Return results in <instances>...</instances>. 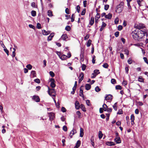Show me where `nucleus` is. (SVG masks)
I'll list each match as a JSON object with an SVG mask.
<instances>
[{"label":"nucleus","mask_w":148,"mask_h":148,"mask_svg":"<svg viewBox=\"0 0 148 148\" xmlns=\"http://www.w3.org/2000/svg\"><path fill=\"white\" fill-rule=\"evenodd\" d=\"M145 31H138L137 29L132 32L131 33L132 36L134 39L138 41H140L141 39L144 38L146 34L145 33Z\"/></svg>","instance_id":"obj_1"},{"label":"nucleus","mask_w":148,"mask_h":148,"mask_svg":"<svg viewBox=\"0 0 148 148\" xmlns=\"http://www.w3.org/2000/svg\"><path fill=\"white\" fill-rule=\"evenodd\" d=\"M136 29H137L138 30V31H145V33L146 34V36H147L148 35L147 34V29L146 28L145 26L143 24H139L138 25H137L136 26Z\"/></svg>","instance_id":"obj_2"},{"label":"nucleus","mask_w":148,"mask_h":148,"mask_svg":"<svg viewBox=\"0 0 148 148\" xmlns=\"http://www.w3.org/2000/svg\"><path fill=\"white\" fill-rule=\"evenodd\" d=\"M124 3L123 2H121L116 8V12L118 13L121 12L123 10Z\"/></svg>","instance_id":"obj_3"},{"label":"nucleus","mask_w":148,"mask_h":148,"mask_svg":"<svg viewBox=\"0 0 148 148\" xmlns=\"http://www.w3.org/2000/svg\"><path fill=\"white\" fill-rule=\"evenodd\" d=\"M32 99L36 102H38L40 101V99L38 96L34 95L32 97Z\"/></svg>","instance_id":"obj_4"},{"label":"nucleus","mask_w":148,"mask_h":148,"mask_svg":"<svg viewBox=\"0 0 148 148\" xmlns=\"http://www.w3.org/2000/svg\"><path fill=\"white\" fill-rule=\"evenodd\" d=\"M50 81L51 82L50 86L52 88H54L56 86V84L54 83L55 79L53 78H51L50 79Z\"/></svg>","instance_id":"obj_5"},{"label":"nucleus","mask_w":148,"mask_h":148,"mask_svg":"<svg viewBox=\"0 0 148 148\" xmlns=\"http://www.w3.org/2000/svg\"><path fill=\"white\" fill-rule=\"evenodd\" d=\"M113 98V97L112 95L109 94L106 95L105 98V100H106L107 101L108 100H112Z\"/></svg>","instance_id":"obj_6"},{"label":"nucleus","mask_w":148,"mask_h":148,"mask_svg":"<svg viewBox=\"0 0 148 148\" xmlns=\"http://www.w3.org/2000/svg\"><path fill=\"white\" fill-rule=\"evenodd\" d=\"M75 105L76 109L77 110L79 109L80 105L79 101H76L75 103Z\"/></svg>","instance_id":"obj_7"},{"label":"nucleus","mask_w":148,"mask_h":148,"mask_svg":"<svg viewBox=\"0 0 148 148\" xmlns=\"http://www.w3.org/2000/svg\"><path fill=\"white\" fill-rule=\"evenodd\" d=\"M42 32L43 34L44 35H47L50 34L51 32L50 31H46L45 30H42Z\"/></svg>","instance_id":"obj_8"},{"label":"nucleus","mask_w":148,"mask_h":148,"mask_svg":"<svg viewBox=\"0 0 148 148\" xmlns=\"http://www.w3.org/2000/svg\"><path fill=\"white\" fill-rule=\"evenodd\" d=\"M84 75L83 73H81L79 76V82H80L83 79Z\"/></svg>","instance_id":"obj_9"},{"label":"nucleus","mask_w":148,"mask_h":148,"mask_svg":"<svg viewBox=\"0 0 148 148\" xmlns=\"http://www.w3.org/2000/svg\"><path fill=\"white\" fill-rule=\"evenodd\" d=\"M55 91V89H50L49 88H48V91L49 94L51 96V94L53 93Z\"/></svg>","instance_id":"obj_10"},{"label":"nucleus","mask_w":148,"mask_h":148,"mask_svg":"<svg viewBox=\"0 0 148 148\" xmlns=\"http://www.w3.org/2000/svg\"><path fill=\"white\" fill-rule=\"evenodd\" d=\"M60 58L62 60H66L67 58V56L66 55L63 54L60 57Z\"/></svg>","instance_id":"obj_11"},{"label":"nucleus","mask_w":148,"mask_h":148,"mask_svg":"<svg viewBox=\"0 0 148 148\" xmlns=\"http://www.w3.org/2000/svg\"><path fill=\"white\" fill-rule=\"evenodd\" d=\"M54 36V33H52L48 37L47 40L50 41L52 40V38Z\"/></svg>","instance_id":"obj_12"},{"label":"nucleus","mask_w":148,"mask_h":148,"mask_svg":"<svg viewBox=\"0 0 148 148\" xmlns=\"http://www.w3.org/2000/svg\"><path fill=\"white\" fill-rule=\"evenodd\" d=\"M106 24L104 22H102V25L100 29V31L101 32L104 29V28L106 26Z\"/></svg>","instance_id":"obj_13"},{"label":"nucleus","mask_w":148,"mask_h":148,"mask_svg":"<svg viewBox=\"0 0 148 148\" xmlns=\"http://www.w3.org/2000/svg\"><path fill=\"white\" fill-rule=\"evenodd\" d=\"M81 141L80 140H78L75 144V148H78L81 145Z\"/></svg>","instance_id":"obj_14"},{"label":"nucleus","mask_w":148,"mask_h":148,"mask_svg":"<svg viewBox=\"0 0 148 148\" xmlns=\"http://www.w3.org/2000/svg\"><path fill=\"white\" fill-rule=\"evenodd\" d=\"M114 141L117 143H121V140L119 137H116Z\"/></svg>","instance_id":"obj_15"},{"label":"nucleus","mask_w":148,"mask_h":148,"mask_svg":"<svg viewBox=\"0 0 148 148\" xmlns=\"http://www.w3.org/2000/svg\"><path fill=\"white\" fill-rule=\"evenodd\" d=\"M61 38L64 40H66V39L68 38L67 35L66 34H63L61 37Z\"/></svg>","instance_id":"obj_16"},{"label":"nucleus","mask_w":148,"mask_h":148,"mask_svg":"<svg viewBox=\"0 0 148 148\" xmlns=\"http://www.w3.org/2000/svg\"><path fill=\"white\" fill-rule=\"evenodd\" d=\"M94 18L93 17H92L90 21L89 24L91 25H92L94 23Z\"/></svg>","instance_id":"obj_17"},{"label":"nucleus","mask_w":148,"mask_h":148,"mask_svg":"<svg viewBox=\"0 0 148 148\" xmlns=\"http://www.w3.org/2000/svg\"><path fill=\"white\" fill-rule=\"evenodd\" d=\"M84 129L83 128H81L80 129V136L82 137L84 136Z\"/></svg>","instance_id":"obj_18"},{"label":"nucleus","mask_w":148,"mask_h":148,"mask_svg":"<svg viewBox=\"0 0 148 148\" xmlns=\"http://www.w3.org/2000/svg\"><path fill=\"white\" fill-rule=\"evenodd\" d=\"M112 17V14L110 13H109L108 14L105 15V18L109 19H111Z\"/></svg>","instance_id":"obj_19"},{"label":"nucleus","mask_w":148,"mask_h":148,"mask_svg":"<svg viewBox=\"0 0 148 148\" xmlns=\"http://www.w3.org/2000/svg\"><path fill=\"white\" fill-rule=\"evenodd\" d=\"M90 88L91 86L90 84H86L85 85V88L86 90H89L90 89Z\"/></svg>","instance_id":"obj_20"},{"label":"nucleus","mask_w":148,"mask_h":148,"mask_svg":"<svg viewBox=\"0 0 148 148\" xmlns=\"http://www.w3.org/2000/svg\"><path fill=\"white\" fill-rule=\"evenodd\" d=\"M74 134V128H73L72 130L70 132L69 134V136L71 138H72V136Z\"/></svg>","instance_id":"obj_21"},{"label":"nucleus","mask_w":148,"mask_h":148,"mask_svg":"<svg viewBox=\"0 0 148 148\" xmlns=\"http://www.w3.org/2000/svg\"><path fill=\"white\" fill-rule=\"evenodd\" d=\"M102 107V108L104 111H107L108 107L106 104L104 103Z\"/></svg>","instance_id":"obj_22"},{"label":"nucleus","mask_w":148,"mask_h":148,"mask_svg":"<svg viewBox=\"0 0 148 148\" xmlns=\"http://www.w3.org/2000/svg\"><path fill=\"white\" fill-rule=\"evenodd\" d=\"M80 107V108H81V109L84 112L86 111V109L84 105L82 104H81Z\"/></svg>","instance_id":"obj_23"},{"label":"nucleus","mask_w":148,"mask_h":148,"mask_svg":"<svg viewBox=\"0 0 148 148\" xmlns=\"http://www.w3.org/2000/svg\"><path fill=\"white\" fill-rule=\"evenodd\" d=\"M48 15L49 17H51L53 16L52 14V12L50 10H48L47 11Z\"/></svg>","instance_id":"obj_24"},{"label":"nucleus","mask_w":148,"mask_h":148,"mask_svg":"<svg viewBox=\"0 0 148 148\" xmlns=\"http://www.w3.org/2000/svg\"><path fill=\"white\" fill-rule=\"evenodd\" d=\"M48 114H49V117H51L54 118L55 117L54 114L52 112L48 113Z\"/></svg>","instance_id":"obj_25"},{"label":"nucleus","mask_w":148,"mask_h":148,"mask_svg":"<svg viewBox=\"0 0 148 148\" xmlns=\"http://www.w3.org/2000/svg\"><path fill=\"white\" fill-rule=\"evenodd\" d=\"M143 1V0H137V2L139 6H142V3Z\"/></svg>","instance_id":"obj_26"},{"label":"nucleus","mask_w":148,"mask_h":148,"mask_svg":"<svg viewBox=\"0 0 148 148\" xmlns=\"http://www.w3.org/2000/svg\"><path fill=\"white\" fill-rule=\"evenodd\" d=\"M117 102L115 103L112 106L113 108L116 111L117 110Z\"/></svg>","instance_id":"obj_27"},{"label":"nucleus","mask_w":148,"mask_h":148,"mask_svg":"<svg viewBox=\"0 0 148 148\" xmlns=\"http://www.w3.org/2000/svg\"><path fill=\"white\" fill-rule=\"evenodd\" d=\"M76 114L78 116V118H81V114L79 111H78L76 112Z\"/></svg>","instance_id":"obj_28"},{"label":"nucleus","mask_w":148,"mask_h":148,"mask_svg":"<svg viewBox=\"0 0 148 148\" xmlns=\"http://www.w3.org/2000/svg\"><path fill=\"white\" fill-rule=\"evenodd\" d=\"M127 5L128 8V12H130L132 10V8L130 5V3H127Z\"/></svg>","instance_id":"obj_29"},{"label":"nucleus","mask_w":148,"mask_h":148,"mask_svg":"<svg viewBox=\"0 0 148 148\" xmlns=\"http://www.w3.org/2000/svg\"><path fill=\"white\" fill-rule=\"evenodd\" d=\"M91 42L92 41L90 39H89L88 40V41L86 44V46L88 47L90 46Z\"/></svg>","instance_id":"obj_30"},{"label":"nucleus","mask_w":148,"mask_h":148,"mask_svg":"<svg viewBox=\"0 0 148 148\" xmlns=\"http://www.w3.org/2000/svg\"><path fill=\"white\" fill-rule=\"evenodd\" d=\"M31 15L33 16H35L36 15V12L34 10H32L31 12Z\"/></svg>","instance_id":"obj_31"},{"label":"nucleus","mask_w":148,"mask_h":148,"mask_svg":"<svg viewBox=\"0 0 148 148\" xmlns=\"http://www.w3.org/2000/svg\"><path fill=\"white\" fill-rule=\"evenodd\" d=\"M31 74L33 75V77H36V71H31Z\"/></svg>","instance_id":"obj_32"},{"label":"nucleus","mask_w":148,"mask_h":148,"mask_svg":"<svg viewBox=\"0 0 148 148\" xmlns=\"http://www.w3.org/2000/svg\"><path fill=\"white\" fill-rule=\"evenodd\" d=\"M103 136V134L102 133V132L99 131V139L101 138Z\"/></svg>","instance_id":"obj_33"},{"label":"nucleus","mask_w":148,"mask_h":148,"mask_svg":"<svg viewBox=\"0 0 148 148\" xmlns=\"http://www.w3.org/2000/svg\"><path fill=\"white\" fill-rule=\"evenodd\" d=\"M26 67L29 70H31L32 68V66L30 64H28L26 66Z\"/></svg>","instance_id":"obj_34"},{"label":"nucleus","mask_w":148,"mask_h":148,"mask_svg":"<svg viewBox=\"0 0 148 148\" xmlns=\"http://www.w3.org/2000/svg\"><path fill=\"white\" fill-rule=\"evenodd\" d=\"M94 73L97 75L98 74H99L100 73L99 72V70L96 69L94 70Z\"/></svg>","instance_id":"obj_35"},{"label":"nucleus","mask_w":148,"mask_h":148,"mask_svg":"<svg viewBox=\"0 0 148 148\" xmlns=\"http://www.w3.org/2000/svg\"><path fill=\"white\" fill-rule=\"evenodd\" d=\"M34 81L36 83L39 84L40 82V80L39 79L37 78L34 79Z\"/></svg>","instance_id":"obj_36"},{"label":"nucleus","mask_w":148,"mask_h":148,"mask_svg":"<svg viewBox=\"0 0 148 148\" xmlns=\"http://www.w3.org/2000/svg\"><path fill=\"white\" fill-rule=\"evenodd\" d=\"M50 75L52 77H54L55 76L54 73L52 71H50L49 72Z\"/></svg>","instance_id":"obj_37"},{"label":"nucleus","mask_w":148,"mask_h":148,"mask_svg":"<svg viewBox=\"0 0 148 148\" xmlns=\"http://www.w3.org/2000/svg\"><path fill=\"white\" fill-rule=\"evenodd\" d=\"M138 80L139 82H144V79L141 76L139 77L138 78Z\"/></svg>","instance_id":"obj_38"},{"label":"nucleus","mask_w":148,"mask_h":148,"mask_svg":"<svg viewBox=\"0 0 148 148\" xmlns=\"http://www.w3.org/2000/svg\"><path fill=\"white\" fill-rule=\"evenodd\" d=\"M71 29L70 26L69 25H67L65 27V29L67 31H69Z\"/></svg>","instance_id":"obj_39"},{"label":"nucleus","mask_w":148,"mask_h":148,"mask_svg":"<svg viewBox=\"0 0 148 148\" xmlns=\"http://www.w3.org/2000/svg\"><path fill=\"white\" fill-rule=\"evenodd\" d=\"M115 88L116 89H117V90H121L122 89V87H121V86L119 85H117L115 87Z\"/></svg>","instance_id":"obj_40"},{"label":"nucleus","mask_w":148,"mask_h":148,"mask_svg":"<svg viewBox=\"0 0 148 148\" xmlns=\"http://www.w3.org/2000/svg\"><path fill=\"white\" fill-rule=\"evenodd\" d=\"M86 9L84 8L81 13V15H85L86 12Z\"/></svg>","instance_id":"obj_41"},{"label":"nucleus","mask_w":148,"mask_h":148,"mask_svg":"<svg viewBox=\"0 0 148 148\" xmlns=\"http://www.w3.org/2000/svg\"><path fill=\"white\" fill-rule=\"evenodd\" d=\"M86 67L85 64H82V70L83 71H84L86 69Z\"/></svg>","instance_id":"obj_42"},{"label":"nucleus","mask_w":148,"mask_h":148,"mask_svg":"<svg viewBox=\"0 0 148 148\" xmlns=\"http://www.w3.org/2000/svg\"><path fill=\"white\" fill-rule=\"evenodd\" d=\"M80 56L81 60L83 61L84 60V56L83 55V53L82 52L80 54Z\"/></svg>","instance_id":"obj_43"},{"label":"nucleus","mask_w":148,"mask_h":148,"mask_svg":"<svg viewBox=\"0 0 148 148\" xmlns=\"http://www.w3.org/2000/svg\"><path fill=\"white\" fill-rule=\"evenodd\" d=\"M3 50L5 51V52L6 53L8 56L9 55V51L8 50L6 49V48H3Z\"/></svg>","instance_id":"obj_44"},{"label":"nucleus","mask_w":148,"mask_h":148,"mask_svg":"<svg viewBox=\"0 0 148 148\" xmlns=\"http://www.w3.org/2000/svg\"><path fill=\"white\" fill-rule=\"evenodd\" d=\"M80 7L79 6V5H78L77 6V8H76V10L77 11V12L79 13L80 12Z\"/></svg>","instance_id":"obj_45"},{"label":"nucleus","mask_w":148,"mask_h":148,"mask_svg":"<svg viewBox=\"0 0 148 148\" xmlns=\"http://www.w3.org/2000/svg\"><path fill=\"white\" fill-rule=\"evenodd\" d=\"M95 90L96 92H98L101 89L98 86H97L95 88Z\"/></svg>","instance_id":"obj_46"},{"label":"nucleus","mask_w":148,"mask_h":148,"mask_svg":"<svg viewBox=\"0 0 148 148\" xmlns=\"http://www.w3.org/2000/svg\"><path fill=\"white\" fill-rule=\"evenodd\" d=\"M103 66L105 68H107L108 66V65L107 63H105L103 64Z\"/></svg>","instance_id":"obj_47"},{"label":"nucleus","mask_w":148,"mask_h":148,"mask_svg":"<svg viewBox=\"0 0 148 148\" xmlns=\"http://www.w3.org/2000/svg\"><path fill=\"white\" fill-rule=\"evenodd\" d=\"M111 82L113 84H114L116 83V81L115 79H112L111 80Z\"/></svg>","instance_id":"obj_48"},{"label":"nucleus","mask_w":148,"mask_h":148,"mask_svg":"<svg viewBox=\"0 0 148 148\" xmlns=\"http://www.w3.org/2000/svg\"><path fill=\"white\" fill-rule=\"evenodd\" d=\"M130 119L131 121H134L135 119V117L134 114H132L131 115Z\"/></svg>","instance_id":"obj_49"},{"label":"nucleus","mask_w":148,"mask_h":148,"mask_svg":"<svg viewBox=\"0 0 148 148\" xmlns=\"http://www.w3.org/2000/svg\"><path fill=\"white\" fill-rule=\"evenodd\" d=\"M109 6L108 5H106L104 6V9L105 10H107L109 8Z\"/></svg>","instance_id":"obj_50"},{"label":"nucleus","mask_w":148,"mask_h":148,"mask_svg":"<svg viewBox=\"0 0 148 148\" xmlns=\"http://www.w3.org/2000/svg\"><path fill=\"white\" fill-rule=\"evenodd\" d=\"M36 27L37 29H40L41 28V25L39 23H37Z\"/></svg>","instance_id":"obj_51"},{"label":"nucleus","mask_w":148,"mask_h":148,"mask_svg":"<svg viewBox=\"0 0 148 148\" xmlns=\"http://www.w3.org/2000/svg\"><path fill=\"white\" fill-rule=\"evenodd\" d=\"M63 130L65 132L67 131V127L65 125L63 127Z\"/></svg>","instance_id":"obj_52"},{"label":"nucleus","mask_w":148,"mask_h":148,"mask_svg":"<svg viewBox=\"0 0 148 148\" xmlns=\"http://www.w3.org/2000/svg\"><path fill=\"white\" fill-rule=\"evenodd\" d=\"M61 111L63 112H65L66 111V110L64 107H62L61 108Z\"/></svg>","instance_id":"obj_53"},{"label":"nucleus","mask_w":148,"mask_h":148,"mask_svg":"<svg viewBox=\"0 0 148 148\" xmlns=\"http://www.w3.org/2000/svg\"><path fill=\"white\" fill-rule=\"evenodd\" d=\"M100 16L99 14L97 13L96 15L95 16V18H97L98 19L99 18H100Z\"/></svg>","instance_id":"obj_54"},{"label":"nucleus","mask_w":148,"mask_h":148,"mask_svg":"<svg viewBox=\"0 0 148 148\" xmlns=\"http://www.w3.org/2000/svg\"><path fill=\"white\" fill-rule=\"evenodd\" d=\"M124 52H125V53L127 55H128L129 54V51L127 49H125L124 50Z\"/></svg>","instance_id":"obj_55"},{"label":"nucleus","mask_w":148,"mask_h":148,"mask_svg":"<svg viewBox=\"0 0 148 148\" xmlns=\"http://www.w3.org/2000/svg\"><path fill=\"white\" fill-rule=\"evenodd\" d=\"M127 62L129 64H131L132 63V59L131 58H129L127 60Z\"/></svg>","instance_id":"obj_56"},{"label":"nucleus","mask_w":148,"mask_h":148,"mask_svg":"<svg viewBox=\"0 0 148 148\" xmlns=\"http://www.w3.org/2000/svg\"><path fill=\"white\" fill-rule=\"evenodd\" d=\"M0 43L1 44V46L3 47V48H5V46L3 43V42L1 40L0 41Z\"/></svg>","instance_id":"obj_57"},{"label":"nucleus","mask_w":148,"mask_h":148,"mask_svg":"<svg viewBox=\"0 0 148 148\" xmlns=\"http://www.w3.org/2000/svg\"><path fill=\"white\" fill-rule=\"evenodd\" d=\"M123 27L121 25H119L118 27V29L119 31H121Z\"/></svg>","instance_id":"obj_58"},{"label":"nucleus","mask_w":148,"mask_h":148,"mask_svg":"<svg viewBox=\"0 0 148 148\" xmlns=\"http://www.w3.org/2000/svg\"><path fill=\"white\" fill-rule=\"evenodd\" d=\"M143 59L145 61V62L147 64H148V61L147 60V58L145 57H144L143 58Z\"/></svg>","instance_id":"obj_59"},{"label":"nucleus","mask_w":148,"mask_h":148,"mask_svg":"<svg viewBox=\"0 0 148 148\" xmlns=\"http://www.w3.org/2000/svg\"><path fill=\"white\" fill-rule=\"evenodd\" d=\"M108 143L109 144L108 145L110 146L114 145H115V144L112 142H109Z\"/></svg>","instance_id":"obj_60"},{"label":"nucleus","mask_w":148,"mask_h":148,"mask_svg":"<svg viewBox=\"0 0 148 148\" xmlns=\"http://www.w3.org/2000/svg\"><path fill=\"white\" fill-rule=\"evenodd\" d=\"M84 6V7H86V6L87 5V1H83Z\"/></svg>","instance_id":"obj_61"},{"label":"nucleus","mask_w":148,"mask_h":148,"mask_svg":"<svg viewBox=\"0 0 148 148\" xmlns=\"http://www.w3.org/2000/svg\"><path fill=\"white\" fill-rule=\"evenodd\" d=\"M31 6L33 8L35 7V3L34 2H33L31 3Z\"/></svg>","instance_id":"obj_62"},{"label":"nucleus","mask_w":148,"mask_h":148,"mask_svg":"<svg viewBox=\"0 0 148 148\" xmlns=\"http://www.w3.org/2000/svg\"><path fill=\"white\" fill-rule=\"evenodd\" d=\"M107 111L109 112H110L112 111V108H108Z\"/></svg>","instance_id":"obj_63"},{"label":"nucleus","mask_w":148,"mask_h":148,"mask_svg":"<svg viewBox=\"0 0 148 148\" xmlns=\"http://www.w3.org/2000/svg\"><path fill=\"white\" fill-rule=\"evenodd\" d=\"M119 32H116L115 33V36L116 37H118L119 36Z\"/></svg>","instance_id":"obj_64"}]
</instances>
